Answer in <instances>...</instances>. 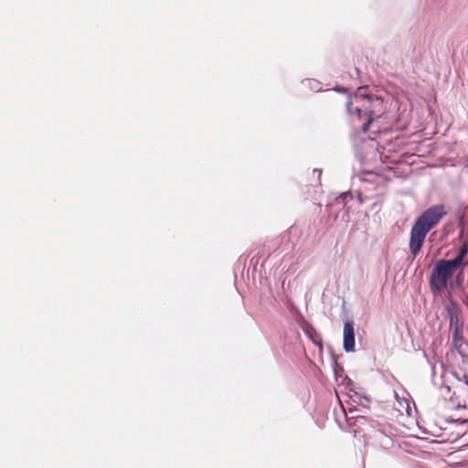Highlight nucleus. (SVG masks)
Returning <instances> with one entry per match:
<instances>
[{"label":"nucleus","instance_id":"nucleus-1","mask_svg":"<svg viewBox=\"0 0 468 468\" xmlns=\"http://www.w3.org/2000/svg\"><path fill=\"white\" fill-rule=\"evenodd\" d=\"M446 214L447 211L443 205H435L425 210L416 219L410 230L409 243L410 251L414 257L420 251L429 231L439 224Z\"/></svg>","mask_w":468,"mask_h":468},{"label":"nucleus","instance_id":"nucleus-2","mask_svg":"<svg viewBox=\"0 0 468 468\" xmlns=\"http://www.w3.org/2000/svg\"><path fill=\"white\" fill-rule=\"evenodd\" d=\"M366 100H370V96L366 94L365 88H359L358 91L351 96L346 103V109L356 128L361 129V123L367 122L368 117L371 107L366 103Z\"/></svg>","mask_w":468,"mask_h":468},{"label":"nucleus","instance_id":"nucleus-3","mask_svg":"<svg viewBox=\"0 0 468 468\" xmlns=\"http://www.w3.org/2000/svg\"><path fill=\"white\" fill-rule=\"evenodd\" d=\"M452 274L453 273L445 266V264H443V262L441 260H439L436 262L434 269L431 274V290L434 293L444 291L447 287L448 281Z\"/></svg>","mask_w":468,"mask_h":468},{"label":"nucleus","instance_id":"nucleus-4","mask_svg":"<svg viewBox=\"0 0 468 468\" xmlns=\"http://www.w3.org/2000/svg\"><path fill=\"white\" fill-rule=\"evenodd\" d=\"M366 103L370 105L371 108L369 110L367 122L361 123V130L363 133H367L370 125L374 124L375 122H378L385 112L384 101L380 97L370 96V100H366Z\"/></svg>","mask_w":468,"mask_h":468},{"label":"nucleus","instance_id":"nucleus-5","mask_svg":"<svg viewBox=\"0 0 468 468\" xmlns=\"http://www.w3.org/2000/svg\"><path fill=\"white\" fill-rule=\"evenodd\" d=\"M441 383H437L436 380H434V383L436 385H438V387L440 388L441 395L445 399L452 400L453 395L455 394L456 391L453 390V392L452 394V387L451 385H449L448 382L450 381L451 378H454L457 381H459V379L456 378L455 374L452 371H444L443 374L441 376Z\"/></svg>","mask_w":468,"mask_h":468},{"label":"nucleus","instance_id":"nucleus-6","mask_svg":"<svg viewBox=\"0 0 468 468\" xmlns=\"http://www.w3.org/2000/svg\"><path fill=\"white\" fill-rule=\"evenodd\" d=\"M343 348L346 353L355 351V331L353 322L347 320L344 324Z\"/></svg>","mask_w":468,"mask_h":468},{"label":"nucleus","instance_id":"nucleus-7","mask_svg":"<svg viewBox=\"0 0 468 468\" xmlns=\"http://www.w3.org/2000/svg\"><path fill=\"white\" fill-rule=\"evenodd\" d=\"M343 410L345 411L346 419V421L348 422V424L350 426L356 427V429H354V432L356 433V432H360V431H365V429H363L362 426L368 424V420L364 416L355 415V413L356 411V410L350 409L348 413L346 411V410L344 408H343Z\"/></svg>","mask_w":468,"mask_h":468},{"label":"nucleus","instance_id":"nucleus-8","mask_svg":"<svg viewBox=\"0 0 468 468\" xmlns=\"http://www.w3.org/2000/svg\"><path fill=\"white\" fill-rule=\"evenodd\" d=\"M450 328L452 331V340L455 344L462 341L463 325V322L453 313L450 314Z\"/></svg>","mask_w":468,"mask_h":468},{"label":"nucleus","instance_id":"nucleus-9","mask_svg":"<svg viewBox=\"0 0 468 468\" xmlns=\"http://www.w3.org/2000/svg\"><path fill=\"white\" fill-rule=\"evenodd\" d=\"M443 264L453 273L455 271L461 269L463 270L465 266L468 265V261H463L460 260L458 257H454L452 260H441Z\"/></svg>","mask_w":468,"mask_h":468},{"label":"nucleus","instance_id":"nucleus-10","mask_svg":"<svg viewBox=\"0 0 468 468\" xmlns=\"http://www.w3.org/2000/svg\"><path fill=\"white\" fill-rule=\"evenodd\" d=\"M302 84L313 91H320L323 89V84L314 79H307L303 80Z\"/></svg>","mask_w":468,"mask_h":468},{"label":"nucleus","instance_id":"nucleus-11","mask_svg":"<svg viewBox=\"0 0 468 468\" xmlns=\"http://www.w3.org/2000/svg\"><path fill=\"white\" fill-rule=\"evenodd\" d=\"M467 255H468V242L464 241L462 244V246L459 248L456 257H458L460 260H463V261H468Z\"/></svg>","mask_w":468,"mask_h":468},{"label":"nucleus","instance_id":"nucleus-12","mask_svg":"<svg viewBox=\"0 0 468 468\" xmlns=\"http://www.w3.org/2000/svg\"><path fill=\"white\" fill-rule=\"evenodd\" d=\"M377 436L379 437V441H380V444L383 446V447H388L391 442H392V440L390 437H388V435L384 434L383 432L379 431Z\"/></svg>","mask_w":468,"mask_h":468},{"label":"nucleus","instance_id":"nucleus-13","mask_svg":"<svg viewBox=\"0 0 468 468\" xmlns=\"http://www.w3.org/2000/svg\"><path fill=\"white\" fill-rule=\"evenodd\" d=\"M350 398L355 401V402H357V403H361L362 402V399H366L365 397H363L362 395H360L359 393L354 391V395H350Z\"/></svg>","mask_w":468,"mask_h":468},{"label":"nucleus","instance_id":"nucleus-14","mask_svg":"<svg viewBox=\"0 0 468 468\" xmlns=\"http://www.w3.org/2000/svg\"><path fill=\"white\" fill-rule=\"evenodd\" d=\"M347 197H351V193L350 192H344L340 195L339 198L345 200Z\"/></svg>","mask_w":468,"mask_h":468},{"label":"nucleus","instance_id":"nucleus-15","mask_svg":"<svg viewBox=\"0 0 468 468\" xmlns=\"http://www.w3.org/2000/svg\"><path fill=\"white\" fill-rule=\"evenodd\" d=\"M334 90H336V91H338V92H345V91H346V90H345V89H343V88H341V87H338V86H336Z\"/></svg>","mask_w":468,"mask_h":468},{"label":"nucleus","instance_id":"nucleus-16","mask_svg":"<svg viewBox=\"0 0 468 468\" xmlns=\"http://www.w3.org/2000/svg\"><path fill=\"white\" fill-rule=\"evenodd\" d=\"M316 172L318 173V176L320 177L322 171L319 169H314V173H316Z\"/></svg>","mask_w":468,"mask_h":468},{"label":"nucleus","instance_id":"nucleus-17","mask_svg":"<svg viewBox=\"0 0 468 468\" xmlns=\"http://www.w3.org/2000/svg\"><path fill=\"white\" fill-rule=\"evenodd\" d=\"M358 199L360 200L361 203L363 202V199L361 197V194L358 195Z\"/></svg>","mask_w":468,"mask_h":468},{"label":"nucleus","instance_id":"nucleus-18","mask_svg":"<svg viewBox=\"0 0 468 468\" xmlns=\"http://www.w3.org/2000/svg\"><path fill=\"white\" fill-rule=\"evenodd\" d=\"M375 133H379V127L378 126V128L374 131Z\"/></svg>","mask_w":468,"mask_h":468}]
</instances>
